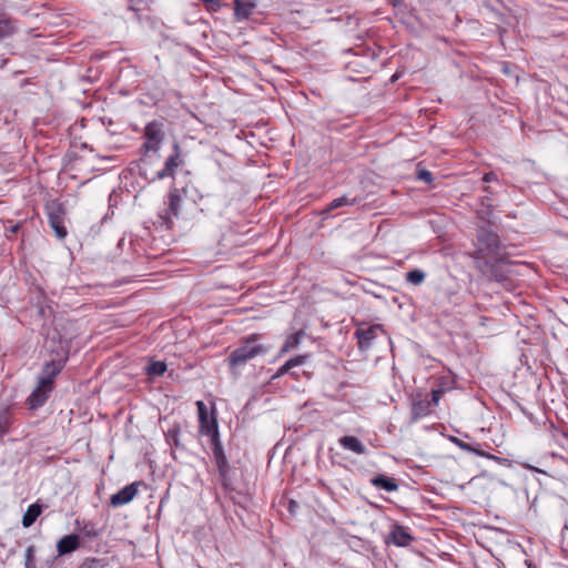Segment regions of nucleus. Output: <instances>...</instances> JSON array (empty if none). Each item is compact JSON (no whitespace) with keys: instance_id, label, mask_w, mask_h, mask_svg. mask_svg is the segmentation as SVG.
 <instances>
[{"instance_id":"nucleus-1","label":"nucleus","mask_w":568,"mask_h":568,"mask_svg":"<svg viewBox=\"0 0 568 568\" xmlns=\"http://www.w3.org/2000/svg\"><path fill=\"white\" fill-rule=\"evenodd\" d=\"M258 337V334L248 335L244 338L243 344L230 354L227 362L231 368L241 367L251 359L265 355L270 351L268 346L255 344Z\"/></svg>"},{"instance_id":"nucleus-2","label":"nucleus","mask_w":568,"mask_h":568,"mask_svg":"<svg viewBox=\"0 0 568 568\" xmlns=\"http://www.w3.org/2000/svg\"><path fill=\"white\" fill-rule=\"evenodd\" d=\"M445 390L443 388L433 389L430 398L423 393L413 395L410 416L413 420H418L428 416L439 404Z\"/></svg>"},{"instance_id":"nucleus-3","label":"nucleus","mask_w":568,"mask_h":568,"mask_svg":"<svg viewBox=\"0 0 568 568\" xmlns=\"http://www.w3.org/2000/svg\"><path fill=\"white\" fill-rule=\"evenodd\" d=\"M163 123L158 120L149 122L143 132L144 142L141 146L142 158L141 162L145 163L149 158V153L156 154L160 151L161 144L164 140Z\"/></svg>"},{"instance_id":"nucleus-4","label":"nucleus","mask_w":568,"mask_h":568,"mask_svg":"<svg viewBox=\"0 0 568 568\" xmlns=\"http://www.w3.org/2000/svg\"><path fill=\"white\" fill-rule=\"evenodd\" d=\"M45 211L48 221L52 230L55 232L58 239L62 240L67 236L68 232L64 226V207L58 201H51L47 203Z\"/></svg>"},{"instance_id":"nucleus-5","label":"nucleus","mask_w":568,"mask_h":568,"mask_svg":"<svg viewBox=\"0 0 568 568\" xmlns=\"http://www.w3.org/2000/svg\"><path fill=\"white\" fill-rule=\"evenodd\" d=\"M197 415H199V432L201 435H206L209 433L215 432L219 428L217 423V413L215 404H212L211 410H209L207 406L204 402L197 400Z\"/></svg>"},{"instance_id":"nucleus-6","label":"nucleus","mask_w":568,"mask_h":568,"mask_svg":"<svg viewBox=\"0 0 568 568\" xmlns=\"http://www.w3.org/2000/svg\"><path fill=\"white\" fill-rule=\"evenodd\" d=\"M477 241H478V254H484L485 252L487 254H498L499 247H500V240L497 233L494 231L481 227L479 229L477 233Z\"/></svg>"},{"instance_id":"nucleus-7","label":"nucleus","mask_w":568,"mask_h":568,"mask_svg":"<svg viewBox=\"0 0 568 568\" xmlns=\"http://www.w3.org/2000/svg\"><path fill=\"white\" fill-rule=\"evenodd\" d=\"M184 164L179 143L173 144V153L166 159L162 170L158 171L152 178L154 180H163L165 178H174L175 170Z\"/></svg>"},{"instance_id":"nucleus-8","label":"nucleus","mask_w":568,"mask_h":568,"mask_svg":"<svg viewBox=\"0 0 568 568\" xmlns=\"http://www.w3.org/2000/svg\"><path fill=\"white\" fill-rule=\"evenodd\" d=\"M182 199L179 194L178 189H173L169 193V206L162 213L159 214L161 225L171 229L173 225V219L178 217L181 211Z\"/></svg>"},{"instance_id":"nucleus-9","label":"nucleus","mask_w":568,"mask_h":568,"mask_svg":"<svg viewBox=\"0 0 568 568\" xmlns=\"http://www.w3.org/2000/svg\"><path fill=\"white\" fill-rule=\"evenodd\" d=\"M67 359L68 355L65 354L63 357L57 359L53 358L50 362H47L42 367L38 382L42 383V385H49L53 387L54 379L63 369Z\"/></svg>"},{"instance_id":"nucleus-10","label":"nucleus","mask_w":568,"mask_h":568,"mask_svg":"<svg viewBox=\"0 0 568 568\" xmlns=\"http://www.w3.org/2000/svg\"><path fill=\"white\" fill-rule=\"evenodd\" d=\"M52 390L53 387L49 385H42V383L38 382L37 387L32 390L27 399L29 408L37 409L43 406Z\"/></svg>"},{"instance_id":"nucleus-11","label":"nucleus","mask_w":568,"mask_h":568,"mask_svg":"<svg viewBox=\"0 0 568 568\" xmlns=\"http://www.w3.org/2000/svg\"><path fill=\"white\" fill-rule=\"evenodd\" d=\"M140 485V481L132 483L112 495L110 499L111 506L119 507L129 504L136 496Z\"/></svg>"},{"instance_id":"nucleus-12","label":"nucleus","mask_w":568,"mask_h":568,"mask_svg":"<svg viewBox=\"0 0 568 568\" xmlns=\"http://www.w3.org/2000/svg\"><path fill=\"white\" fill-rule=\"evenodd\" d=\"M414 540L409 534L408 528L395 524L388 535L387 542H392L398 547H406Z\"/></svg>"},{"instance_id":"nucleus-13","label":"nucleus","mask_w":568,"mask_h":568,"mask_svg":"<svg viewBox=\"0 0 568 568\" xmlns=\"http://www.w3.org/2000/svg\"><path fill=\"white\" fill-rule=\"evenodd\" d=\"M381 331L379 325H373L366 328H357L355 336L361 349H368L372 342L376 338L377 333Z\"/></svg>"},{"instance_id":"nucleus-14","label":"nucleus","mask_w":568,"mask_h":568,"mask_svg":"<svg viewBox=\"0 0 568 568\" xmlns=\"http://www.w3.org/2000/svg\"><path fill=\"white\" fill-rule=\"evenodd\" d=\"M80 547V537L75 534H70L62 537L57 544L58 556L71 554Z\"/></svg>"},{"instance_id":"nucleus-15","label":"nucleus","mask_w":568,"mask_h":568,"mask_svg":"<svg viewBox=\"0 0 568 568\" xmlns=\"http://www.w3.org/2000/svg\"><path fill=\"white\" fill-rule=\"evenodd\" d=\"M17 30V21L0 9V41L14 34Z\"/></svg>"},{"instance_id":"nucleus-16","label":"nucleus","mask_w":568,"mask_h":568,"mask_svg":"<svg viewBox=\"0 0 568 568\" xmlns=\"http://www.w3.org/2000/svg\"><path fill=\"white\" fill-rule=\"evenodd\" d=\"M255 8L252 1L234 0V14L237 20L248 19Z\"/></svg>"},{"instance_id":"nucleus-17","label":"nucleus","mask_w":568,"mask_h":568,"mask_svg":"<svg viewBox=\"0 0 568 568\" xmlns=\"http://www.w3.org/2000/svg\"><path fill=\"white\" fill-rule=\"evenodd\" d=\"M373 486L386 490L388 493L395 491L398 488L396 480L385 475H378L371 479Z\"/></svg>"},{"instance_id":"nucleus-18","label":"nucleus","mask_w":568,"mask_h":568,"mask_svg":"<svg viewBox=\"0 0 568 568\" xmlns=\"http://www.w3.org/2000/svg\"><path fill=\"white\" fill-rule=\"evenodd\" d=\"M339 443L345 449H348L358 455H363L366 452L365 446L357 437L344 436L339 439Z\"/></svg>"},{"instance_id":"nucleus-19","label":"nucleus","mask_w":568,"mask_h":568,"mask_svg":"<svg viewBox=\"0 0 568 568\" xmlns=\"http://www.w3.org/2000/svg\"><path fill=\"white\" fill-rule=\"evenodd\" d=\"M41 513L42 506L39 503L30 505L22 517V526L24 528L31 527L37 518L41 515Z\"/></svg>"},{"instance_id":"nucleus-20","label":"nucleus","mask_w":568,"mask_h":568,"mask_svg":"<svg viewBox=\"0 0 568 568\" xmlns=\"http://www.w3.org/2000/svg\"><path fill=\"white\" fill-rule=\"evenodd\" d=\"M304 335L305 333L302 329L288 335L281 348V353H287L292 349L297 348Z\"/></svg>"},{"instance_id":"nucleus-21","label":"nucleus","mask_w":568,"mask_h":568,"mask_svg":"<svg viewBox=\"0 0 568 568\" xmlns=\"http://www.w3.org/2000/svg\"><path fill=\"white\" fill-rule=\"evenodd\" d=\"M305 361H306L305 355L295 356V357L288 359L287 362H285V364L278 368L276 375L282 376L286 373H290L292 368L303 365L305 363Z\"/></svg>"},{"instance_id":"nucleus-22","label":"nucleus","mask_w":568,"mask_h":568,"mask_svg":"<svg viewBox=\"0 0 568 568\" xmlns=\"http://www.w3.org/2000/svg\"><path fill=\"white\" fill-rule=\"evenodd\" d=\"M145 371L150 377L162 376L166 371V364L162 361H154L146 366Z\"/></svg>"},{"instance_id":"nucleus-23","label":"nucleus","mask_w":568,"mask_h":568,"mask_svg":"<svg viewBox=\"0 0 568 568\" xmlns=\"http://www.w3.org/2000/svg\"><path fill=\"white\" fill-rule=\"evenodd\" d=\"M426 277L425 272L418 268H414L406 273V280L413 285H420Z\"/></svg>"},{"instance_id":"nucleus-24","label":"nucleus","mask_w":568,"mask_h":568,"mask_svg":"<svg viewBox=\"0 0 568 568\" xmlns=\"http://www.w3.org/2000/svg\"><path fill=\"white\" fill-rule=\"evenodd\" d=\"M216 466H217L219 475L221 477L222 486L225 489H229L230 486H231L230 477H229V473H230V464H229V462H225L224 465L219 464Z\"/></svg>"},{"instance_id":"nucleus-25","label":"nucleus","mask_w":568,"mask_h":568,"mask_svg":"<svg viewBox=\"0 0 568 568\" xmlns=\"http://www.w3.org/2000/svg\"><path fill=\"white\" fill-rule=\"evenodd\" d=\"M166 436V442L171 445V446H175V447H179L180 446V439H179V436H180V427L179 426H173L172 428H170L168 430V433L165 434Z\"/></svg>"},{"instance_id":"nucleus-26","label":"nucleus","mask_w":568,"mask_h":568,"mask_svg":"<svg viewBox=\"0 0 568 568\" xmlns=\"http://www.w3.org/2000/svg\"><path fill=\"white\" fill-rule=\"evenodd\" d=\"M348 204H351V202H349V201H348V199H347V197H345V196H342V197L335 199V200H333V201L328 204V206H327V209H326V210H322V216H323V215L328 214L329 212H332L333 210H335V209H337V207H341V206H343V205H348Z\"/></svg>"},{"instance_id":"nucleus-27","label":"nucleus","mask_w":568,"mask_h":568,"mask_svg":"<svg viewBox=\"0 0 568 568\" xmlns=\"http://www.w3.org/2000/svg\"><path fill=\"white\" fill-rule=\"evenodd\" d=\"M34 554H36V547L33 545L29 546L26 550V556H24V567L26 568H36Z\"/></svg>"},{"instance_id":"nucleus-28","label":"nucleus","mask_w":568,"mask_h":568,"mask_svg":"<svg viewBox=\"0 0 568 568\" xmlns=\"http://www.w3.org/2000/svg\"><path fill=\"white\" fill-rule=\"evenodd\" d=\"M489 267H490V273H489L490 278H494L497 282H504L507 280V275L504 272L499 271L498 265L491 264V265H489Z\"/></svg>"},{"instance_id":"nucleus-29","label":"nucleus","mask_w":568,"mask_h":568,"mask_svg":"<svg viewBox=\"0 0 568 568\" xmlns=\"http://www.w3.org/2000/svg\"><path fill=\"white\" fill-rule=\"evenodd\" d=\"M416 176L418 180L427 184H430L434 181L432 172L426 169L418 168L416 171Z\"/></svg>"},{"instance_id":"nucleus-30","label":"nucleus","mask_w":568,"mask_h":568,"mask_svg":"<svg viewBox=\"0 0 568 568\" xmlns=\"http://www.w3.org/2000/svg\"><path fill=\"white\" fill-rule=\"evenodd\" d=\"M213 456L216 465H224V463L227 462L223 447L217 446L215 449H213Z\"/></svg>"},{"instance_id":"nucleus-31","label":"nucleus","mask_w":568,"mask_h":568,"mask_svg":"<svg viewBox=\"0 0 568 568\" xmlns=\"http://www.w3.org/2000/svg\"><path fill=\"white\" fill-rule=\"evenodd\" d=\"M205 436H209L211 438V445H212V450L215 449L217 446L219 447H223L222 446V443L220 440V432H219V428L215 429V432H212V433H209L206 434Z\"/></svg>"},{"instance_id":"nucleus-32","label":"nucleus","mask_w":568,"mask_h":568,"mask_svg":"<svg viewBox=\"0 0 568 568\" xmlns=\"http://www.w3.org/2000/svg\"><path fill=\"white\" fill-rule=\"evenodd\" d=\"M469 453H473V454H475L477 456H480V457H484V458H487V459H491V460H497V462L501 460V458H499V457H497L495 455H491L489 453H486V452H484V450H481L479 448H475V447H473V450H470Z\"/></svg>"},{"instance_id":"nucleus-33","label":"nucleus","mask_w":568,"mask_h":568,"mask_svg":"<svg viewBox=\"0 0 568 568\" xmlns=\"http://www.w3.org/2000/svg\"><path fill=\"white\" fill-rule=\"evenodd\" d=\"M452 442L455 443L460 449L465 450V452H470L473 450V446L463 442L462 439L459 438H456V437H453L452 438Z\"/></svg>"},{"instance_id":"nucleus-34","label":"nucleus","mask_w":568,"mask_h":568,"mask_svg":"<svg viewBox=\"0 0 568 568\" xmlns=\"http://www.w3.org/2000/svg\"><path fill=\"white\" fill-rule=\"evenodd\" d=\"M483 181L486 183L497 181V174L495 172L485 173L483 176Z\"/></svg>"},{"instance_id":"nucleus-35","label":"nucleus","mask_w":568,"mask_h":568,"mask_svg":"<svg viewBox=\"0 0 568 568\" xmlns=\"http://www.w3.org/2000/svg\"><path fill=\"white\" fill-rule=\"evenodd\" d=\"M39 313H40V315H41L43 318H45V317H48V316H50V315H51L52 310H51V307H50V306H48V307H43V306H41V307H40V310H39Z\"/></svg>"},{"instance_id":"nucleus-36","label":"nucleus","mask_w":568,"mask_h":568,"mask_svg":"<svg viewBox=\"0 0 568 568\" xmlns=\"http://www.w3.org/2000/svg\"><path fill=\"white\" fill-rule=\"evenodd\" d=\"M205 4H207L209 9L215 10L219 7L217 0H202Z\"/></svg>"},{"instance_id":"nucleus-37","label":"nucleus","mask_w":568,"mask_h":568,"mask_svg":"<svg viewBox=\"0 0 568 568\" xmlns=\"http://www.w3.org/2000/svg\"><path fill=\"white\" fill-rule=\"evenodd\" d=\"M296 507H297V504L294 500H291L290 505H288V510L291 513H294Z\"/></svg>"},{"instance_id":"nucleus-38","label":"nucleus","mask_w":568,"mask_h":568,"mask_svg":"<svg viewBox=\"0 0 568 568\" xmlns=\"http://www.w3.org/2000/svg\"><path fill=\"white\" fill-rule=\"evenodd\" d=\"M19 229H20L19 225H14L11 227V232L16 233V232H18Z\"/></svg>"},{"instance_id":"nucleus-39","label":"nucleus","mask_w":568,"mask_h":568,"mask_svg":"<svg viewBox=\"0 0 568 568\" xmlns=\"http://www.w3.org/2000/svg\"><path fill=\"white\" fill-rule=\"evenodd\" d=\"M402 0H389V2L394 6H397Z\"/></svg>"},{"instance_id":"nucleus-40","label":"nucleus","mask_w":568,"mask_h":568,"mask_svg":"<svg viewBox=\"0 0 568 568\" xmlns=\"http://www.w3.org/2000/svg\"><path fill=\"white\" fill-rule=\"evenodd\" d=\"M484 191H485L486 193H490V187H489V186H485V187H484Z\"/></svg>"},{"instance_id":"nucleus-41","label":"nucleus","mask_w":568,"mask_h":568,"mask_svg":"<svg viewBox=\"0 0 568 568\" xmlns=\"http://www.w3.org/2000/svg\"><path fill=\"white\" fill-rule=\"evenodd\" d=\"M529 469H534L535 471L541 473V470H539L538 468H535V467H529Z\"/></svg>"}]
</instances>
